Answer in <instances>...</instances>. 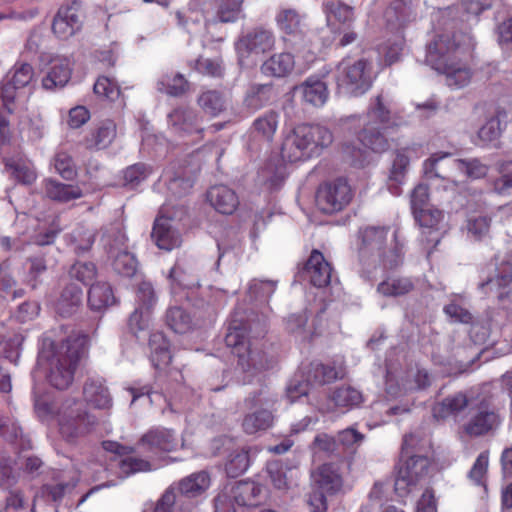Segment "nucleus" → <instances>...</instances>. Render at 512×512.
<instances>
[{
    "instance_id": "f257e3e1",
    "label": "nucleus",
    "mask_w": 512,
    "mask_h": 512,
    "mask_svg": "<svg viewBox=\"0 0 512 512\" xmlns=\"http://www.w3.org/2000/svg\"><path fill=\"white\" fill-rule=\"evenodd\" d=\"M474 48V39L467 33L439 35L427 46L426 63L445 76L449 87L463 88L473 76L469 59Z\"/></svg>"
},
{
    "instance_id": "f03ea898",
    "label": "nucleus",
    "mask_w": 512,
    "mask_h": 512,
    "mask_svg": "<svg viewBox=\"0 0 512 512\" xmlns=\"http://www.w3.org/2000/svg\"><path fill=\"white\" fill-rule=\"evenodd\" d=\"M89 337L81 331L72 332L65 340L43 341L38 363L45 370L48 382L59 390L67 389L81 358L87 351Z\"/></svg>"
},
{
    "instance_id": "7ed1b4c3",
    "label": "nucleus",
    "mask_w": 512,
    "mask_h": 512,
    "mask_svg": "<svg viewBox=\"0 0 512 512\" xmlns=\"http://www.w3.org/2000/svg\"><path fill=\"white\" fill-rule=\"evenodd\" d=\"M265 332V320L238 318L235 313L225 336V343L233 348L238 358L237 367L244 373L251 375L268 369L269 361L262 350L252 348V344L247 334H253V337H259Z\"/></svg>"
},
{
    "instance_id": "20e7f679",
    "label": "nucleus",
    "mask_w": 512,
    "mask_h": 512,
    "mask_svg": "<svg viewBox=\"0 0 512 512\" xmlns=\"http://www.w3.org/2000/svg\"><path fill=\"white\" fill-rule=\"evenodd\" d=\"M389 231V226H367L359 230L358 255L363 277L370 279L377 268H394L401 262L397 249H386Z\"/></svg>"
},
{
    "instance_id": "39448f33",
    "label": "nucleus",
    "mask_w": 512,
    "mask_h": 512,
    "mask_svg": "<svg viewBox=\"0 0 512 512\" xmlns=\"http://www.w3.org/2000/svg\"><path fill=\"white\" fill-rule=\"evenodd\" d=\"M333 141L330 130L321 125L301 124L284 139L281 157L284 161L297 162L310 158L318 148L329 146Z\"/></svg>"
},
{
    "instance_id": "423d86ee",
    "label": "nucleus",
    "mask_w": 512,
    "mask_h": 512,
    "mask_svg": "<svg viewBox=\"0 0 512 512\" xmlns=\"http://www.w3.org/2000/svg\"><path fill=\"white\" fill-rule=\"evenodd\" d=\"M59 433L70 443L96 429L98 418L88 411L77 398H67L57 414Z\"/></svg>"
},
{
    "instance_id": "0eeeda50",
    "label": "nucleus",
    "mask_w": 512,
    "mask_h": 512,
    "mask_svg": "<svg viewBox=\"0 0 512 512\" xmlns=\"http://www.w3.org/2000/svg\"><path fill=\"white\" fill-rule=\"evenodd\" d=\"M101 243L112 261L113 270L122 276L132 277L137 271V260L128 251L127 237L122 221H115L101 229Z\"/></svg>"
},
{
    "instance_id": "6e6552de",
    "label": "nucleus",
    "mask_w": 512,
    "mask_h": 512,
    "mask_svg": "<svg viewBox=\"0 0 512 512\" xmlns=\"http://www.w3.org/2000/svg\"><path fill=\"white\" fill-rule=\"evenodd\" d=\"M276 38L271 29L259 26L240 35L234 43L238 65L243 69L253 68L258 58L275 47Z\"/></svg>"
},
{
    "instance_id": "1a4fd4ad",
    "label": "nucleus",
    "mask_w": 512,
    "mask_h": 512,
    "mask_svg": "<svg viewBox=\"0 0 512 512\" xmlns=\"http://www.w3.org/2000/svg\"><path fill=\"white\" fill-rule=\"evenodd\" d=\"M244 402L249 409H255L243 418L242 428L246 434L253 435L272 427L275 419L276 395L266 388H261L250 393Z\"/></svg>"
},
{
    "instance_id": "9d476101",
    "label": "nucleus",
    "mask_w": 512,
    "mask_h": 512,
    "mask_svg": "<svg viewBox=\"0 0 512 512\" xmlns=\"http://www.w3.org/2000/svg\"><path fill=\"white\" fill-rule=\"evenodd\" d=\"M338 90L351 96L366 93L372 85L371 66L364 60L343 59L336 67Z\"/></svg>"
},
{
    "instance_id": "9b49d317",
    "label": "nucleus",
    "mask_w": 512,
    "mask_h": 512,
    "mask_svg": "<svg viewBox=\"0 0 512 512\" xmlns=\"http://www.w3.org/2000/svg\"><path fill=\"white\" fill-rule=\"evenodd\" d=\"M275 22L287 49L301 52L309 46L304 14L294 8L281 7L275 16Z\"/></svg>"
},
{
    "instance_id": "f8f14e48",
    "label": "nucleus",
    "mask_w": 512,
    "mask_h": 512,
    "mask_svg": "<svg viewBox=\"0 0 512 512\" xmlns=\"http://www.w3.org/2000/svg\"><path fill=\"white\" fill-rule=\"evenodd\" d=\"M263 487L253 481H239L225 486L214 500V512H236L233 503L239 506H257L263 497Z\"/></svg>"
},
{
    "instance_id": "ddd939ff",
    "label": "nucleus",
    "mask_w": 512,
    "mask_h": 512,
    "mask_svg": "<svg viewBox=\"0 0 512 512\" xmlns=\"http://www.w3.org/2000/svg\"><path fill=\"white\" fill-rule=\"evenodd\" d=\"M185 214L186 209L183 206L175 208L170 204H164L161 207L151 233V238L159 249L171 251L181 245V234L174 222L180 221Z\"/></svg>"
},
{
    "instance_id": "4468645a",
    "label": "nucleus",
    "mask_w": 512,
    "mask_h": 512,
    "mask_svg": "<svg viewBox=\"0 0 512 512\" xmlns=\"http://www.w3.org/2000/svg\"><path fill=\"white\" fill-rule=\"evenodd\" d=\"M168 130L181 138H191L192 141L202 140L205 128L203 119L198 111L191 107L177 106L167 115Z\"/></svg>"
},
{
    "instance_id": "2eb2a0df",
    "label": "nucleus",
    "mask_w": 512,
    "mask_h": 512,
    "mask_svg": "<svg viewBox=\"0 0 512 512\" xmlns=\"http://www.w3.org/2000/svg\"><path fill=\"white\" fill-rule=\"evenodd\" d=\"M479 289L495 297L499 305L507 308L512 303V264L503 261L495 268L493 276L479 283Z\"/></svg>"
},
{
    "instance_id": "dca6fc26",
    "label": "nucleus",
    "mask_w": 512,
    "mask_h": 512,
    "mask_svg": "<svg viewBox=\"0 0 512 512\" xmlns=\"http://www.w3.org/2000/svg\"><path fill=\"white\" fill-rule=\"evenodd\" d=\"M351 199V188L342 178L320 186L316 194V204L326 214L342 210Z\"/></svg>"
},
{
    "instance_id": "f3484780",
    "label": "nucleus",
    "mask_w": 512,
    "mask_h": 512,
    "mask_svg": "<svg viewBox=\"0 0 512 512\" xmlns=\"http://www.w3.org/2000/svg\"><path fill=\"white\" fill-rule=\"evenodd\" d=\"M83 18L81 3L73 1L59 8L53 19L52 30L58 38L66 40L80 31Z\"/></svg>"
},
{
    "instance_id": "a211bd4d",
    "label": "nucleus",
    "mask_w": 512,
    "mask_h": 512,
    "mask_svg": "<svg viewBox=\"0 0 512 512\" xmlns=\"http://www.w3.org/2000/svg\"><path fill=\"white\" fill-rule=\"evenodd\" d=\"M365 122H374L383 129L397 128L407 124L404 118L392 111L390 101L382 94L371 101Z\"/></svg>"
},
{
    "instance_id": "6ab92c4d",
    "label": "nucleus",
    "mask_w": 512,
    "mask_h": 512,
    "mask_svg": "<svg viewBox=\"0 0 512 512\" xmlns=\"http://www.w3.org/2000/svg\"><path fill=\"white\" fill-rule=\"evenodd\" d=\"M82 395L86 405L93 409L107 411L112 408V396L108 387L100 379H87L83 385Z\"/></svg>"
},
{
    "instance_id": "aec40b11",
    "label": "nucleus",
    "mask_w": 512,
    "mask_h": 512,
    "mask_svg": "<svg viewBox=\"0 0 512 512\" xmlns=\"http://www.w3.org/2000/svg\"><path fill=\"white\" fill-rule=\"evenodd\" d=\"M304 273L315 287H326L331 282L332 268L318 250L312 251L305 264Z\"/></svg>"
},
{
    "instance_id": "412c9836",
    "label": "nucleus",
    "mask_w": 512,
    "mask_h": 512,
    "mask_svg": "<svg viewBox=\"0 0 512 512\" xmlns=\"http://www.w3.org/2000/svg\"><path fill=\"white\" fill-rule=\"evenodd\" d=\"M72 75V63L67 57H57L51 60L46 75L42 79V87L45 90L63 88Z\"/></svg>"
},
{
    "instance_id": "4be33fe9",
    "label": "nucleus",
    "mask_w": 512,
    "mask_h": 512,
    "mask_svg": "<svg viewBox=\"0 0 512 512\" xmlns=\"http://www.w3.org/2000/svg\"><path fill=\"white\" fill-rule=\"evenodd\" d=\"M277 97V91L272 83H252L248 86L243 106L250 112H256L269 105Z\"/></svg>"
},
{
    "instance_id": "5701e85b",
    "label": "nucleus",
    "mask_w": 512,
    "mask_h": 512,
    "mask_svg": "<svg viewBox=\"0 0 512 512\" xmlns=\"http://www.w3.org/2000/svg\"><path fill=\"white\" fill-rule=\"evenodd\" d=\"M146 452L157 454L159 452L172 451L177 441L172 430L157 428L144 434L139 442Z\"/></svg>"
},
{
    "instance_id": "b1692460",
    "label": "nucleus",
    "mask_w": 512,
    "mask_h": 512,
    "mask_svg": "<svg viewBox=\"0 0 512 512\" xmlns=\"http://www.w3.org/2000/svg\"><path fill=\"white\" fill-rule=\"evenodd\" d=\"M304 374L313 385H324L342 379L345 376V368L341 363L330 365L314 361L304 367Z\"/></svg>"
},
{
    "instance_id": "393cba45",
    "label": "nucleus",
    "mask_w": 512,
    "mask_h": 512,
    "mask_svg": "<svg viewBox=\"0 0 512 512\" xmlns=\"http://www.w3.org/2000/svg\"><path fill=\"white\" fill-rule=\"evenodd\" d=\"M414 217L422 228L425 241L436 246L440 241L438 225L443 219L442 211L429 206L414 213Z\"/></svg>"
},
{
    "instance_id": "a878e982",
    "label": "nucleus",
    "mask_w": 512,
    "mask_h": 512,
    "mask_svg": "<svg viewBox=\"0 0 512 512\" xmlns=\"http://www.w3.org/2000/svg\"><path fill=\"white\" fill-rule=\"evenodd\" d=\"M507 113L504 109L498 108L490 116L477 132L475 144L486 146L499 139L503 130L506 128Z\"/></svg>"
},
{
    "instance_id": "bb28decb",
    "label": "nucleus",
    "mask_w": 512,
    "mask_h": 512,
    "mask_svg": "<svg viewBox=\"0 0 512 512\" xmlns=\"http://www.w3.org/2000/svg\"><path fill=\"white\" fill-rule=\"evenodd\" d=\"M384 17L391 30H398L415 20L416 13L411 0H393Z\"/></svg>"
},
{
    "instance_id": "cd10ccee",
    "label": "nucleus",
    "mask_w": 512,
    "mask_h": 512,
    "mask_svg": "<svg viewBox=\"0 0 512 512\" xmlns=\"http://www.w3.org/2000/svg\"><path fill=\"white\" fill-rule=\"evenodd\" d=\"M499 424L500 417L496 412L483 409L464 425V432L470 437H479L496 429Z\"/></svg>"
},
{
    "instance_id": "c85d7f7f",
    "label": "nucleus",
    "mask_w": 512,
    "mask_h": 512,
    "mask_svg": "<svg viewBox=\"0 0 512 512\" xmlns=\"http://www.w3.org/2000/svg\"><path fill=\"white\" fill-rule=\"evenodd\" d=\"M295 92L301 94L304 102L315 106H323L328 99L326 83L315 77L307 78L303 83L294 88Z\"/></svg>"
},
{
    "instance_id": "c756f323",
    "label": "nucleus",
    "mask_w": 512,
    "mask_h": 512,
    "mask_svg": "<svg viewBox=\"0 0 512 512\" xmlns=\"http://www.w3.org/2000/svg\"><path fill=\"white\" fill-rule=\"evenodd\" d=\"M83 292L74 283L66 285L55 303V311L62 317H70L78 311L82 304Z\"/></svg>"
},
{
    "instance_id": "7c9ffc66",
    "label": "nucleus",
    "mask_w": 512,
    "mask_h": 512,
    "mask_svg": "<svg viewBox=\"0 0 512 512\" xmlns=\"http://www.w3.org/2000/svg\"><path fill=\"white\" fill-rule=\"evenodd\" d=\"M382 126L375 125L374 122H365L362 130L358 133L359 141L366 148L375 153H383L390 147Z\"/></svg>"
},
{
    "instance_id": "2f4dec72",
    "label": "nucleus",
    "mask_w": 512,
    "mask_h": 512,
    "mask_svg": "<svg viewBox=\"0 0 512 512\" xmlns=\"http://www.w3.org/2000/svg\"><path fill=\"white\" fill-rule=\"evenodd\" d=\"M207 197L211 205L222 214H232L239 205L236 193L225 185L211 187Z\"/></svg>"
},
{
    "instance_id": "473e14b6",
    "label": "nucleus",
    "mask_w": 512,
    "mask_h": 512,
    "mask_svg": "<svg viewBox=\"0 0 512 512\" xmlns=\"http://www.w3.org/2000/svg\"><path fill=\"white\" fill-rule=\"evenodd\" d=\"M42 185L46 197L61 203L79 199L83 195L79 186L64 184L51 178L45 179Z\"/></svg>"
},
{
    "instance_id": "72a5a7b5",
    "label": "nucleus",
    "mask_w": 512,
    "mask_h": 512,
    "mask_svg": "<svg viewBox=\"0 0 512 512\" xmlns=\"http://www.w3.org/2000/svg\"><path fill=\"white\" fill-rule=\"evenodd\" d=\"M294 57L289 52L276 53L266 59L261 67V73L272 77H285L290 74L294 68Z\"/></svg>"
},
{
    "instance_id": "f704fd0d",
    "label": "nucleus",
    "mask_w": 512,
    "mask_h": 512,
    "mask_svg": "<svg viewBox=\"0 0 512 512\" xmlns=\"http://www.w3.org/2000/svg\"><path fill=\"white\" fill-rule=\"evenodd\" d=\"M117 127L113 120L101 121L85 139V145L89 149H105L116 138Z\"/></svg>"
},
{
    "instance_id": "c9c22d12",
    "label": "nucleus",
    "mask_w": 512,
    "mask_h": 512,
    "mask_svg": "<svg viewBox=\"0 0 512 512\" xmlns=\"http://www.w3.org/2000/svg\"><path fill=\"white\" fill-rule=\"evenodd\" d=\"M312 478L319 490L333 494L342 487V477L333 464H323L312 473Z\"/></svg>"
},
{
    "instance_id": "e433bc0d",
    "label": "nucleus",
    "mask_w": 512,
    "mask_h": 512,
    "mask_svg": "<svg viewBox=\"0 0 512 512\" xmlns=\"http://www.w3.org/2000/svg\"><path fill=\"white\" fill-rule=\"evenodd\" d=\"M309 315L306 310L289 315L285 319V328L288 333L301 342H310L314 335L313 328L308 325Z\"/></svg>"
},
{
    "instance_id": "4c0bfd02",
    "label": "nucleus",
    "mask_w": 512,
    "mask_h": 512,
    "mask_svg": "<svg viewBox=\"0 0 512 512\" xmlns=\"http://www.w3.org/2000/svg\"><path fill=\"white\" fill-rule=\"evenodd\" d=\"M209 485L210 477L208 473L200 471L183 478L175 485V487L181 495L193 498L202 494Z\"/></svg>"
},
{
    "instance_id": "58836bf2",
    "label": "nucleus",
    "mask_w": 512,
    "mask_h": 512,
    "mask_svg": "<svg viewBox=\"0 0 512 512\" xmlns=\"http://www.w3.org/2000/svg\"><path fill=\"white\" fill-rule=\"evenodd\" d=\"M467 405V396L462 392H458L436 403L432 408V413L436 419H445L449 416L457 415L463 411Z\"/></svg>"
},
{
    "instance_id": "ea45409f",
    "label": "nucleus",
    "mask_w": 512,
    "mask_h": 512,
    "mask_svg": "<svg viewBox=\"0 0 512 512\" xmlns=\"http://www.w3.org/2000/svg\"><path fill=\"white\" fill-rule=\"evenodd\" d=\"M116 303L112 287L107 282H97L88 291V304L92 310L101 311Z\"/></svg>"
},
{
    "instance_id": "a19ab883",
    "label": "nucleus",
    "mask_w": 512,
    "mask_h": 512,
    "mask_svg": "<svg viewBox=\"0 0 512 512\" xmlns=\"http://www.w3.org/2000/svg\"><path fill=\"white\" fill-rule=\"evenodd\" d=\"M327 21L330 25L338 22L343 27L350 28L354 21V12L351 6H348L339 0H330L323 4Z\"/></svg>"
},
{
    "instance_id": "79ce46f5",
    "label": "nucleus",
    "mask_w": 512,
    "mask_h": 512,
    "mask_svg": "<svg viewBox=\"0 0 512 512\" xmlns=\"http://www.w3.org/2000/svg\"><path fill=\"white\" fill-rule=\"evenodd\" d=\"M414 283L410 278L389 276L377 286V292L385 297H399L410 293Z\"/></svg>"
},
{
    "instance_id": "37998d69",
    "label": "nucleus",
    "mask_w": 512,
    "mask_h": 512,
    "mask_svg": "<svg viewBox=\"0 0 512 512\" xmlns=\"http://www.w3.org/2000/svg\"><path fill=\"white\" fill-rule=\"evenodd\" d=\"M403 460L404 464L399 467L402 475L411 476L416 483L427 475L430 462L426 456L409 454Z\"/></svg>"
},
{
    "instance_id": "c03bdc74",
    "label": "nucleus",
    "mask_w": 512,
    "mask_h": 512,
    "mask_svg": "<svg viewBox=\"0 0 512 512\" xmlns=\"http://www.w3.org/2000/svg\"><path fill=\"white\" fill-rule=\"evenodd\" d=\"M151 348V361L156 368L166 366L171 362L172 356L169 343L161 333H154L149 340Z\"/></svg>"
},
{
    "instance_id": "a18cd8bd",
    "label": "nucleus",
    "mask_w": 512,
    "mask_h": 512,
    "mask_svg": "<svg viewBox=\"0 0 512 512\" xmlns=\"http://www.w3.org/2000/svg\"><path fill=\"white\" fill-rule=\"evenodd\" d=\"M5 165L11 175L23 184L30 185L36 179V172L30 161L21 158H9L6 159Z\"/></svg>"
},
{
    "instance_id": "49530a36",
    "label": "nucleus",
    "mask_w": 512,
    "mask_h": 512,
    "mask_svg": "<svg viewBox=\"0 0 512 512\" xmlns=\"http://www.w3.org/2000/svg\"><path fill=\"white\" fill-rule=\"evenodd\" d=\"M167 326L175 333L184 334L192 327V319L182 307H170L165 314Z\"/></svg>"
},
{
    "instance_id": "de8ad7c7",
    "label": "nucleus",
    "mask_w": 512,
    "mask_h": 512,
    "mask_svg": "<svg viewBox=\"0 0 512 512\" xmlns=\"http://www.w3.org/2000/svg\"><path fill=\"white\" fill-rule=\"evenodd\" d=\"M243 0H220L214 17L215 22L234 23L243 18Z\"/></svg>"
},
{
    "instance_id": "09e8293b",
    "label": "nucleus",
    "mask_w": 512,
    "mask_h": 512,
    "mask_svg": "<svg viewBox=\"0 0 512 512\" xmlns=\"http://www.w3.org/2000/svg\"><path fill=\"white\" fill-rule=\"evenodd\" d=\"M157 89L173 97L184 95L189 89V83L180 73L174 76L164 75L157 82Z\"/></svg>"
},
{
    "instance_id": "8fccbe9b",
    "label": "nucleus",
    "mask_w": 512,
    "mask_h": 512,
    "mask_svg": "<svg viewBox=\"0 0 512 512\" xmlns=\"http://www.w3.org/2000/svg\"><path fill=\"white\" fill-rule=\"evenodd\" d=\"M249 463L248 450L245 448L232 450L225 465L226 473L231 478L238 477L247 470Z\"/></svg>"
},
{
    "instance_id": "3c124183",
    "label": "nucleus",
    "mask_w": 512,
    "mask_h": 512,
    "mask_svg": "<svg viewBox=\"0 0 512 512\" xmlns=\"http://www.w3.org/2000/svg\"><path fill=\"white\" fill-rule=\"evenodd\" d=\"M197 103L204 112L211 116H217L225 109V100L222 94L216 90L201 93L197 98Z\"/></svg>"
},
{
    "instance_id": "603ef678",
    "label": "nucleus",
    "mask_w": 512,
    "mask_h": 512,
    "mask_svg": "<svg viewBox=\"0 0 512 512\" xmlns=\"http://www.w3.org/2000/svg\"><path fill=\"white\" fill-rule=\"evenodd\" d=\"M278 127V114L269 111L258 117L253 123L254 131L266 142H270Z\"/></svg>"
},
{
    "instance_id": "864d4df0",
    "label": "nucleus",
    "mask_w": 512,
    "mask_h": 512,
    "mask_svg": "<svg viewBox=\"0 0 512 512\" xmlns=\"http://www.w3.org/2000/svg\"><path fill=\"white\" fill-rule=\"evenodd\" d=\"M491 218L488 216H471L466 221V231L469 238L482 241L489 236Z\"/></svg>"
},
{
    "instance_id": "5fc2aeb1",
    "label": "nucleus",
    "mask_w": 512,
    "mask_h": 512,
    "mask_svg": "<svg viewBox=\"0 0 512 512\" xmlns=\"http://www.w3.org/2000/svg\"><path fill=\"white\" fill-rule=\"evenodd\" d=\"M331 400L337 407L352 408L362 402V395L351 386H342L333 391Z\"/></svg>"
},
{
    "instance_id": "6e6d98bb",
    "label": "nucleus",
    "mask_w": 512,
    "mask_h": 512,
    "mask_svg": "<svg viewBox=\"0 0 512 512\" xmlns=\"http://www.w3.org/2000/svg\"><path fill=\"white\" fill-rule=\"evenodd\" d=\"M171 289L175 293L179 289H190L198 285L197 278L183 266L176 264L169 273Z\"/></svg>"
},
{
    "instance_id": "4d7b16f0",
    "label": "nucleus",
    "mask_w": 512,
    "mask_h": 512,
    "mask_svg": "<svg viewBox=\"0 0 512 512\" xmlns=\"http://www.w3.org/2000/svg\"><path fill=\"white\" fill-rule=\"evenodd\" d=\"M452 165L471 178H481L487 174L488 168L478 159H454Z\"/></svg>"
},
{
    "instance_id": "13d9d810",
    "label": "nucleus",
    "mask_w": 512,
    "mask_h": 512,
    "mask_svg": "<svg viewBox=\"0 0 512 512\" xmlns=\"http://www.w3.org/2000/svg\"><path fill=\"white\" fill-rule=\"evenodd\" d=\"M97 268L92 262H75L69 269V276L85 285L89 284L96 276Z\"/></svg>"
},
{
    "instance_id": "bf43d9fd",
    "label": "nucleus",
    "mask_w": 512,
    "mask_h": 512,
    "mask_svg": "<svg viewBox=\"0 0 512 512\" xmlns=\"http://www.w3.org/2000/svg\"><path fill=\"white\" fill-rule=\"evenodd\" d=\"M314 386L312 382H308V377L304 374V368L300 375H295L287 386V397L291 402L296 401L301 396L308 395L310 387Z\"/></svg>"
},
{
    "instance_id": "052dcab7",
    "label": "nucleus",
    "mask_w": 512,
    "mask_h": 512,
    "mask_svg": "<svg viewBox=\"0 0 512 512\" xmlns=\"http://www.w3.org/2000/svg\"><path fill=\"white\" fill-rule=\"evenodd\" d=\"M119 473L125 478L137 472H146L151 470L149 461L133 456H127L119 462Z\"/></svg>"
},
{
    "instance_id": "680f3d73",
    "label": "nucleus",
    "mask_w": 512,
    "mask_h": 512,
    "mask_svg": "<svg viewBox=\"0 0 512 512\" xmlns=\"http://www.w3.org/2000/svg\"><path fill=\"white\" fill-rule=\"evenodd\" d=\"M150 172V168L144 163L131 165L123 172L124 185L134 188L144 181Z\"/></svg>"
},
{
    "instance_id": "e2e57ef3",
    "label": "nucleus",
    "mask_w": 512,
    "mask_h": 512,
    "mask_svg": "<svg viewBox=\"0 0 512 512\" xmlns=\"http://www.w3.org/2000/svg\"><path fill=\"white\" fill-rule=\"evenodd\" d=\"M54 166L65 180H73L77 175L74 161L67 152L60 151L55 155Z\"/></svg>"
},
{
    "instance_id": "0e129e2a",
    "label": "nucleus",
    "mask_w": 512,
    "mask_h": 512,
    "mask_svg": "<svg viewBox=\"0 0 512 512\" xmlns=\"http://www.w3.org/2000/svg\"><path fill=\"white\" fill-rule=\"evenodd\" d=\"M276 283L274 281L252 280L249 284L248 295L251 300H267L274 293Z\"/></svg>"
},
{
    "instance_id": "69168bd1",
    "label": "nucleus",
    "mask_w": 512,
    "mask_h": 512,
    "mask_svg": "<svg viewBox=\"0 0 512 512\" xmlns=\"http://www.w3.org/2000/svg\"><path fill=\"white\" fill-rule=\"evenodd\" d=\"M409 162L410 160L405 150L397 151L390 170L389 180L400 184L405 177Z\"/></svg>"
},
{
    "instance_id": "338daca9",
    "label": "nucleus",
    "mask_w": 512,
    "mask_h": 512,
    "mask_svg": "<svg viewBox=\"0 0 512 512\" xmlns=\"http://www.w3.org/2000/svg\"><path fill=\"white\" fill-rule=\"evenodd\" d=\"M138 307L151 311L156 305L157 296L150 282L142 281L137 288Z\"/></svg>"
},
{
    "instance_id": "774afa93",
    "label": "nucleus",
    "mask_w": 512,
    "mask_h": 512,
    "mask_svg": "<svg viewBox=\"0 0 512 512\" xmlns=\"http://www.w3.org/2000/svg\"><path fill=\"white\" fill-rule=\"evenodd\" d=\"M94 93L115 101L120 96L118 85L107 77H99L93 87Z\"/></svg>"
}]
</instances>
